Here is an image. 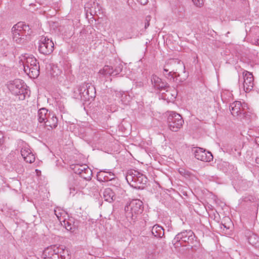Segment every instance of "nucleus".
Instances as JSON below:
<instances>
[{
	"instance_id": "obj_16",
	"label": "nucleus",
	"mask_w": 259,
	"mask_h": 259,
	"mask_svg": "<svg viewBox=\"0 0 259 259\" xmlns=\"http://www.w3.org/2000/svg\"><path fill=\"white\" fill-rule=\"evenodd\" d=\"M97 180L100 182H107L115 179V175L108 169L100 170L97 174Z\"/></svg>"
},
{
	"instance_id": "obj_22",
	"label": "nucleus",
	"mask_w": 259,
	"mask_h": 259,
	"mask_svg": "<svg viewBox=\"0 0 259 259\" xmlns=\"http://www.w3.org/2000/svg\"><path fill=\"white\" fill-rule=\"evenodd\" d=\"M45 126L50 127L51 129L56 128L58 124V119L54 113H51L47 120L45 123Z\"/></svg>"
},
{
	"instance_id": "obj_27",
	"label": "nucleus",
	"mask_w": 259,
	"mask_h": 259,
	"mask_svg": "<svg viewBox=\"0 0 259 259\" xmlns=\"http://www.w3.org/2000/svg\"><path fill=\"white\" fill-rule=\"evenodd\" d=\"M31 151L30 149L27 146H25L21 149V154L23 158L24 157L29 155V154L31 153Z\"/></svg>"
},
{
	"instance_id": "obj_9",
	"label": "nucleus",
	"mask_w": 259,
	"mask_h": 259,
	"mask_svg": "<svg viewBox=\"0 0 259 259\" xmlns=\"http://www.w3.org/2000/svg\"><path fill=\"white\" fill-rule=\"evenodd\" d=\"M185 67L183 62L178 59H170L167 60L163 66V71L165 72L171 71L175 73L182 71L185 72Z\"/></svg>"
},
{
	"instance_id": "obj_1",
	"label": "nucleus",
	"mask_w": 259,
	"mask_h": 259,
	"mask_svg": "<svg viewBox=\"0 0 259 259\" xmlns=\"http://www.w3.org/2000/svg\"><path fill=\"white\" fill-rule=\"evenodd\" d=\"M24 72L30 78H36L39 74V65L37 60L32 55L25 54L20 60Z\"/></svg>"
},
{
	"instance_id": "obj_4",
	"label": "nucleus",
	"mask_w": 259,
	"mask_h": 259,
	"mask_svg": "<svg viewBox=\"0 0 259 259\" xmlns=\"http://www.w3.org/2000/svg\"><path fill=\"white\" fill-rule=\"evenodd\" d=\"M72 169L74 173L78 175L81 178L83 179L82 180H80L79 182V189H83L88 185V184L85 182L84 180L88 181L90 185L93 184V183L90 181L92 177V171L88 166L87 165L77 164L74 165L73 167H72Z\"/></svg>"
},
{
	"instance_id": "obj_19",
	"label": "nucleus",
	"mask_w": 259,
	"mask_h": 259,
	"mask_svg": "<svg viewBox=\"0 0 259 259\" xmlns=\"http://www.w3.org/2000/svg\"><path fill=\"white\" fill-rule=\"evenodd\" d=\"M49 116H51V112L45 108H41L38 110L37 113L38 120L40 123H44L47 120Z\"/></svg>"
},
{
	"instance_id": "obj_11",
	"label": "nucleus",
	"mask_w": 259,
	"mask_h": 259,
	"mask_svg": "<svg viewBox=\"0 0 259 259\" xmlns=\"http://www.w3.org/2000/svg\"><path fill=\"white\" fill-rule=\"evenodd\" d=\"M64 251L63 246L57 247L55 245L50 246L45 249L42 256L44 259H57L59 254Z\"/></svg>"
},
{
	"instance_id": "obj_35",
	"label": "nucleus",
	"mask_w": 259,
	"mask_h": 259,
	"mask_svg": "<svg viewBox=\"0 0 259 259\" xmlns=\"http://www.w3.org/2000/svg\"><path fill=\"white\" fill-rule=\"evenodd\" d=\"M255 161L257 164H259V156L256 157Z\"/></svg>"
},
{
	"instance_id": "obj_38",
	"label": "nucleus",
	"mask_w": 259,
	"mask_h": 259,
	"mask_svg": "<svg viewBox=\"0 0 259 259\" xmlns=\"http://www.w3.org/2000/svg\"><path fill=\"white\" fill-rule=\"evenodd\" d=\"M73 190L74 191H75V188H73Z\"/></svg>"
},
{
	"instance_id": "obj_34",
	"label": "nucleus",
	"mask_w": 259,
	"mask_h": 259,
	"mask_svg": "<svg viewBox=\"0 0 259 259\" xmlns=\"http://www.w3.org/2000/svg\"><path fill=\"white\" fill-rule=\"evenodd\" d=\"M177 95V92L176 91H174V93L171 94V96L174 97V98H175L176 97Z\"/></svg>"
},
{
	"instance_id": "obj_18",
	"label": "nucleus",
	"mask_w": 259,
	"mask_h": 259,
	"mask_svg": "<svg viewBox=\"0 0 259 259\" xmlns=\"http://www.w3.org/2000/svg\"><path fill=\"white\" fill-rule=\"evenodd\" d=\"M121 69H116L113 70L111 66L106 65L105 66L103 69L100 70V73L104 75H112L115 76L119 74V72L121 71Z\"/></svg>"
},
{
	"instance_id": "obj_5",
	"label": "nucleus",
	"mask_w": 259,
	"mask_h": 259,
	"mask_svg": "<svg viewBox=\"0 0 259 259\" xmlns=\"http://www.w3.org/2000/svg\"><path fill=\"white\" fill-rule=\"evenodd\" d=\"M143 209V203L142 201L139 199H133L125 206L126 217L135 220L138 215L142 213Z\"/></svg>"
},
{
	"instance_id": "obj_6",
	"label": "nucleus",
	"mask_w": 259,
	"mask_h": 259,
	"mask_svg": "<svg viewBox=\"0 0 259 259\" xmlns=\"http://www.w3.org/2000/svg\"><path fill=\"white\" fill-rule=\"evenodd\" d=\"M29 27L22 22H18L12 29L13 39L17 44L23 43L25 37L29 34Z\"/></svg>"
},
{
	"instance_id": "obj_33",
	"label": "nucleus",
	"mask_w": 259,
	"mask_h": 259,
	"mask_svg": "<svg viewBox=\"0 0 259 259\" xmlns=\"http://www.w3.org/2000/svg\"><path fill=\"white\" fill-rule=\"evenodd\" d=\"M254 142L257 145H259V137H256L255 138Z\"/></svg>"
},
{
	"instance_id": "obj_14",
	"label": "nucleus",
	"mask_w": 259,
	"mask_h": 259,
	"mask_svg": "<svg viewBox=\"0 0 259 259\" xmlns=\"http://www.w3.org/2000/svg\"><path fill=\"white\" fill-rule=\"evenodd\" d=\"M151 82L153 87L160 91H165L168 92V89L169 88L167 83L162 80L161 78L156 75H152L151 77Z\"/></svg>"
},
{
	"instance_id": "obj_29",
	"label": "nucleus",
	"mask_w": 259,
	"mask_h": 259,
	"mask_svg": "<svg viewBox=\"0 0 259 259\" xmlns=\"http://www.w3.org/2000/svg\"><path fill=\"white\" fill-rule=\"evenodd\" d=\"M163 73L165 77H166L168 79L171 80L174 79L175 75L177 76V73H175V72L170 70L167 72H165L163 71Z\"/></svg>"
},
{
	"instance_id": "obj_37",
	"label": "nucleus",
	"mask_w": 259,
	"mask_h": 259,
	"mask_svg": "<svg viewBox=\"0 0 259 259\" xmlns=\"http://www.w3.org/2000/svg\"><path fill=\"white\" fill-rule=\"evenodd\" d=\"M182 170H183V169H182V170H179L180 173L182 174L183 173V171Z\"/></svg>"
},
{
	"instance_id": "obj_28",
	"label": "nucleus",
	"mask_w": 259,
	"mask_h": 259,
	"mask_svg": "<svg viewBox=\"0 0 259 259\" xmlns=\"http://www.w3.org/2000/svg\"><path fill=\"white\" fill-rule=\"evenodd\" d=\"M54 212L55 215L60 221H61V217H62L65 214V212L63 210L59 208L55 209L54 210Z\"/></svg>"
},
{
	"instance_id": "obj_15",
	"label": "nucleus",
	"mask_w": 259,
	"mask_h": 259,
	"mask_svg": "<svg viewBox=\"0 0 259 259\" xmlns=\"http://www.w3.org/2000/svg\"><path fill=\"white\" fill-rule=\"evenodd\" d=\"M194 155L196 159L203 161H210L213 159L211 152H206L200 148H198L195 150Z\"/></svg>"
},
{
	"instance_id": "obj_13",
	"label": "nucleus",
	"mask_w": 259,
	"mask_h": 259,
	"mask_svg": "<svg viewBox=\"0 0 259 259\" xmlns=\"http://www.w3.org/2000/svg\"><path fill=\"white\" fill-rule=\"evenodd\" d=\"M194 233L191 230H185L178 233L173 240V243L175 244L182 241L184 242H188L189 240H193Z\"/></svg>"
},
{
	"instance_id": "obj_20",
	"label": "nucleus",
	"mask_w": 259,
	"mask_h": 259,
	"mask_svg": "<svg viewBox=\"0 0 259 259\" xmlns=\"http://www.w3.org/2000/svg\"><path fill=\"white\" fill-rule=\"evenodd\" d=\"M103 197L105 201L109 202H112L116 198L114 192L109 188H106L104 190Z\"/></svg>"
},
{
	"instance_id": "obj_8",
	"label": "nucleus",
	"mask_w": 259,
	"mask_h": 259,
	"mask_svg": "<svg viewBox=\"0 0 259 259\" xmlns=\"http://www.w3.org/2000/svg\"><path fill=\"white\" fill-rule=\"evenodd\" d=\"M248 109L247 105L240 101H236L230 105V109L234 116H239L241 118H247L248 113L245 111Z\"/></svg>"
},
{
	"instance_id": "obj_3",
	"label": "nucleus",
	"mask_w": 259,
	"mask_h": 259,
	"mask_svg": "<svg viewBox=\"0 0 259 259\" xmlns=\"http://www.w3.org/2000/svg\"><path fill=\"white\" fill-rule=\"evenodd\" d=\"M12 93L19 96L21 100H24L26 97H29L30 91L27 89V86L21 79H17L11 81L8 86Z\"/></svg>"
},
{
	"instance_id": "obj_10",
	"label": "nucleus",
	"mask_w": 259,
	"mask_h": 259,
	"mask_svg": "<svg viewBox=\"0 0 259 259\" xmlns=\"http://www.w3.org/2000/svg\"><path fill=\"white\" fill-rule=\"evenodd\" d=\"M54 49V44L53 41L45 36H41L38 42V51L39 53L45 55L52 53Z\"/></svg>"
},
{
	"instance_id": "obj_2",
	"label": "nucleus",
	"mask_w": 259,
	"mask_h": 259,
	"mask_svg": "<svg viewBox=\"0 0 259 259\" xmlns=\"http://www.w3.org/2000/svg\"><path fill=\"white\" fill-rule=\"evenodd\" d=\"M125 178L130 185L136 189H143L147 181L145 176L134 169L128 170Z\"/></svg>"
},
{
	"instance_id": "obj_24",
	"label": "nucleus",
	"mask_w": 259,
	"mask_h": 259,
	"mask_svg": "<svg viewBox=\"0 0 259 259\" xmlns=\"http://www.w3.org/2000/svg\"><path fill=\"white\" fill-rule=\"evenodd\" d=\"M151 232L153 235L158 238H162L164 234V229L158 225H155L152 227Z\"/></svg>"
},
{
	"instance_id": "obj_7",
	"label": "nucleus",
	"mask_w": 259,
	"mask_h": 259,
	"mask_svg": "<svg viewBox=\"0 0 259 259\" xmlns=\"http://www.w3.org/2000/svg\"><path fill=\"white\" fill-rule=\"evenodd\" d=\"M167 121L168 127L172 132L178 131L182 127L184 123V120L181 115L174 111L169 113Z\"/></svg>"
},
{
	"instance_id": "obj_25",
	"label": "nucleus",
	"mask_w": 259,
	"mask_h": 259,
	"mask_svg": "<svg viewBox=\"0 0 259 259\" xmlns=\"http://www.w3.org/2000/svg\"><path fill=\"white\" fill-rule=\"evenodd\" d=\"M96 90L95 88L92 84H88L87 91L86 94L83 95L84 98L87 100H90V98H93L95 97Z\"/></svg>"
},
{
	"instance_id": "obj_30",
	"label": "nucleus",
	"mask_w": 259,
	"mask_h": 259,
	"mask_svg": "<svg viewBox=\"0 0 259 259\" xmlns=\"http://www.w3.org/2000/svg\"><path fill=\"white\" fill-rule=\"evenodd\" d=\"M35 156L34 155L31 153L29 154V155L26 156V157H24V160L28 163H31L35 161Z\"/></svg>"
},
{
	"instance_id": "obj_32",
	"label": "nucleus",
	"mask_w": 259,
	"mask_h": 259,
	"mask_svg": "<svg viewBox=\"0 0 259 259\" xmlns=\"http://www.w3.org/2000/svg\"><path fill=\"white\" fill-rule=\"evenodd\" d=\"M57 104H58V107L60 108L61 111H62L63 109H64V107L63 105H61V103H59V102H57Z\"/></svg>"
},
{
	"instance_id": "obj_12",
	"label": "nucleus",
	"mask_w": 259,
	"mask_h": 259,
	"mask_svg": "<svg viewBox=\"0 0 259 259\" xmlns=\"http://www.w3.org/2000/svg\"><path fill=\"white\" fill-rule=\"evenodd\" d=\"M243 76L244 79L243 90L246 93H249L253 88V76L251 73L244 71L243 72Z\"/></svg>"
},
{
	"instance_id": "obj_17",
	"label": "nucleus",
	"mask_w": 259,
	"mask_h": 259,
	"mask_svg": "<svg viewBox=\"0 0 259 259\" xmlns=\"http://www.w3.org/2000/svg\"><path fill=\"white\" fill-rule=\"evenodd\" d=\"M87 88L88 83H83L77 87L74 91V93L75 94L74 95L75 98L85 101L86 99L83 95H85L84 92L87 91Z\"/></svg>"
},
{
	"instance_id": "obj_26",
	"label": "nucleus",
	"mask_w": 259,
	"mask_h": 259,
	"mask_svg": "<svg viewBox=\"0 0 259 259\" xmlns=\"http://www.w3.org/2000/svg\"><path fill=\"white\" fill-rule=\"evenodd\" d=\"M64 222L66 229L71 233H74L77 229V226L74 223L72 224L70 220L66 222L64 221Z\"/></svg>"
},
{
	"instance_id": "obj_31",
	"label": "nucleus",
	"mask_w": 259,
	"mask_h": 259,
	"mask_svg": "<svg viewBox=\"0 0 259 259\" xmlns=\"http://www.w3.org/2000/svg\"><path fill=\"white\" fill-rule=\"evenodd\" d=\"M139 2L143 5H145L147 4L148 0H138Z\"/></svg>"
},
{
	"instance_id": "obj_36",
	"label": "nucleus",
	"mask_w": 259,
	"mask_h": 259,
	"mask_svg": "<svg viewBox=\"0 0 259 259\" xmlns=\"http://www.w3.org/2000/svg\"><path fill=\"white\" fill-rule=\"evenodd\" d=\"M149 26V22L148 21H147V23H145V28H147Z\"/></svg>"
},
{
	"instance_id": "obj_23",
	"label": "nucleus",
	"mask_w": 259,
	"mask_h": 259,
	"mask_svg": "<svg viewBox=\"0 0 259 259\" xmlns=\"http://www.w3.org/2000/svg\"><path fill=\"white\" fill-rule=\"evenodd\" d=\"M248 241L252 246H257L259 245V236L254 233L248 232L246 233Z\"/></svg>"
},
{
	"instance_id": "obj_21",
	"label": "nucleus",
	"mask_w": 259,
	"mask_h": 259,
	"mask_svg": "<svg viewBox=\"0 0 259 259\" xmlns=\"http://www.w3.org/2000/svg\"><path fill=\"white\" fill-rule=\"evenodd\" d=\"M172 12L180 21H182L185 17V9L183 6L176 7L172 9Z\"/></svg>"
}]
</instances>
